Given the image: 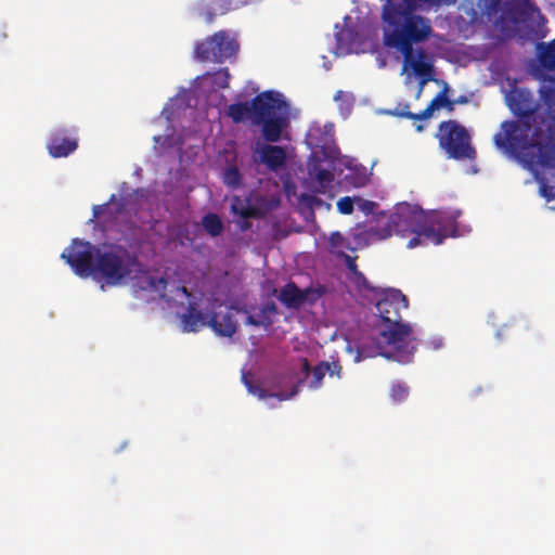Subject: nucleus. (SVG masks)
<instances>
[{"label":"nucleus","instance_id":"1","mask_svg":"<svg viewBox=\"0 0 555 555\" xmlns=\"http://www.w3.org/2000/svg\"><path fill=\"white\" fill-rule=\"evenodd\" d=\"M541 80L540 102L526 88L509 90L506 105L519 120H504L493 143L533 175L540 195L550 202L555 198V76Z\"/></svg>","mask_w":555,"mask_h":555},{"label":"nucleus","instance_id":"2","mask_svg":"<svg viewBox=\"0 0 555 555\" xmlns=\"http://www.w3.org/2000/svg\"><path fill=\"white\" fill-rule=\"evenodd\" d=\"M453 229V221L439 211L426 212L408 203L398 204L386 219L382 218L375 224L369 225L363 235L366 241L380 242L392 234L401 237L411 236L408 248L422 244L439 245Z\"/></svg>","mask_w":555,"mask_h":555},{"label":"nucleus","instance_id":"3","mask_svg":"<svg viewBox=\"0 0 555 555\" xmlns=\"http://www.w3.org/2000/svg\"><path fill=\"white\" fill-rule=\"evenodd\" d=\"M455 0H387L383 7V22L386 25L384 42L387 47L400 50L410 57L413 44L423 42L431 34L429 20L414 14L423 3L430 5L451 4Z\"/></svg>","mask_w":555,"mask_h":555},{"label":"nucleus","instance_id":"4","mask_svg":"<svg viewBox=\"0 0 555 555\" xmlns=\"http://www.w3.org/2000/svg\"><path fill=\"white\" fill-rule=\"evenodd\" d=\"M139 264L138 258L127 248L111 245L96 250L91 276L108 286H116L130 278Z\"/></svg>","mask_w":555,"mask_h":555},{"label":"nucleus","instance_id":"5","mask_svg":"<svg viewBox=\"0 0 555 555\" xmlns=\"http://www.w3.org/2000/svg\"><path fill=\"white\" fill-rule=\"evenodd\" d=\"M311 153L307 162V173L311 191L320 194H332L334 189V164L339 158V149L333 139Z\"/></svg>","mask_w":555,"mask_h":555},{"label":"nucleus","instance_id":"6","mask_svg":"<svg viewBox=\"0 0 555 555\" xmlns=\"http://www.w3.org/2000/svg\"><path fill=\"white\" fill-rule=\"evenodd\" d=\"M436 138L448 158L456 160H474L476 158L477 153L472 145L469 132L456 120L441 121Z\"/></svg>","mask_w":555,"mask_h":555},{"label":"nucleus","instance_id":"7","mask_svg":"<svg viewBox=\"0 0 555 555\" xmlns=\"http://www.w3.org/2000/svg\"><path fill=\"white\" fill-rule=\"evenodd\" d=\"M386 325L387 327L380 332V336L388 345L393 346L396 351L393 353L386 352L380 343H377L376 354L393 359L402 364L410 363L415 352V346L412 344L414 341L412 326L401 321L390 322Z\"/></svg>","mask_w":555,"mask_h":555},{"label":"nucleus","instance_id":"8","mask_svg":"<svg viewBox=\"0 0 555 555\" xmlns=\"http://www.w3.org/2000/svg\"><path fill=\"white\" fill-rule=\"evenodd\" d=\"M240 44L227 30H219L194 47L195 59L201 62L223 63L236 57Z\"/></svg>","mask_w":555,"mask_h":555},{"label":"nucleus","instance_id":"9","mask_svg":"<svg viewBox=\"0 0 555 555\" xmlns=\"http://www.w3.org/2000/svg\"><path fill=\"white\" fill-rule=\"evenodd\" d=\"M98 249L89 242L75 238L70 246L62 253L61 258L65 259L78 276L88 278L94 270Z\"/></svg>","mask_w":555,"mask_h":555},{"label":"nucleus","instance_id":"10","mask_svg":"<svg viewBox=\"0 0 555 555\" xmlns=\"http://www.w3.org/2000/svg\"><path fill=\"white\" fill-rule=\"evenodd\" d=\"M375 307L380 320L387 324L401 321V311L408 309L409 301L401 291L388 288L380 293Z\"/></svg>","mask_w":555,"mask_h":555},{"label":"nucleus","instance_id":"11","mask_svg":"<svg viewBox=\"0 0 555 555\" xmlns=\"http://www.w3.org/2000/svg\"><path fill=\"white\" fill-rule=\"evenodd\" d=\"M320 289L313 287L299 288L295 282L289 281L281 287L278 299L287 309L298 310L305 304L313 305L322 296Z\"/></svg>","mask_w":555,"mask_h":555},{"label":"nucleus","instance_id":"12","mask_svg":"<svg viewBox=\"0 0 555 555\" xmlns=\"http://www.w3.org/2000/svg\"><path fill=\"white\" fill-rule=\"evenodd\" d=\"M283 104L279 92L268 90L257 94L250 101L251 124L260 125L266 119L275 116Z\"/></svg>","mask_w":555,"mask_h":555},{"label":"nucleus","instance_id":"13","mask_svg":"<svg viewBox=\"0 0 555 555\" xmlns=\"http://www.w3.org/2000/svg\"><path fill=\"white\" fill-rule=\"evenodd\" d=\"M77 147V138L69 135L66 129L53 131L47 144L49 154L54 158L66 157Z\"/></svg>","mask_w":555,"mask_h":555},{"label":"nucleus","instance_id":"14","mask_svg":"<svg viewBox=\"0 0 555 555\" xmlns=\"http://www.w3.org/2000/svg\"><path fill=\"white\" fill-rule=\"evenodd\" d=\"M426 52L423 49H418L416 51V57L414 49L409 59L403 56V68L406 69L410 67L415 75L421 77L422 85H425L427 81L433 79L434 76V67L431 63L425 62Z\"/></svg>","mask_w":555,"mask_h":555},{"label":"nucleus","instance_id":"15","mask_svg":"<svg viewBox=\"0 0 555 555\" xmlns=\"http://www.w3.org/2000/svg\"><path fill=\"white\" fill-rule=\"evenodd\" d=\"M260 162L271 171H278L286 163V153L282 146L266 144L260 151Z\"/></svg>","mask_w":555,"mask_h":555},{"label":"nucleus","instance_id":"16","mask_svg":"<svg viewBox=\"0 0 555 555\" xmlns=\"http://www.w3.org/2000/svg\"><path fill=\"white\" fill-rule=\"evenodd\" d=\"M207 325L211 327L217 335L223 337H232L237 330L236 322L229 312L223 315L212 313L208 318Z\"/></svg>","mask_w":555,"mask_h":555},{"label":"nucleus","instance_id":"17","mask_svg":"<svg viewBox=\"0 0 555 555\" xmlns=\"http://www.w3.org/2000/svg\"><path fill=\"white\" fill-rule=\"evenodd\" d=\"M242 380H243L244 385L246 386L249 393L257 396L260 399H264L267 397H275L281 401L288 400V399H292L293 397H295L298 393L299 387L302 383L301 379L298 380L296 384H294L292 386V389L288 392L281 391V392H276V393H269L262 387L254 385L253 382L250 379H248V377L245 373H243V375H242Z\"/></svg>","mask_w":555,"mask_h":555},{"label":"nucleus","instance_id":"18","mask_svg":"<svg viewBox=\"0 0 555 555\" xmlns=\"http://www.w3.org/2000/svg\"><path fill=\"white\" fill-rule=\"evenodd\" d=\"M266 141L278 142L281 139L283 130L287 127V118L276 114L275 116L266 119L259 125Z\"/></svg>","mask_w":555,"mask_h":555},{"label":"nucleus","instance_id":"19","mask_svg":"<svg viewBox=\"0 0 555 555\" xmlns=\"http://www.w3.org/2000/svg\"><path fill=\"white\" fill-rule=\"evenodd\" d=\"M181 322L184 332H198L208 323L207 317L196 310L194 305L190 304L188 310L181 315Z\"/></svg>","mask_w":555,"mask_h":555},{"label":"nucleus","instance_id":"20","mask_svg":"<svg viewBox=\"0 0 555 555\" xmlns=\"http://www.w3.org/2000/svg\"><path fill=\"white\" fill-rule=\"evenodd\" d=\"M225 114L234 124H241L245 120L251 121L250 102H238L230 104Z\"/></svg>","mask_w":555,"mask_h":555},{"label":"nucleus","instance_id":"21","mask_svg":"<svg viewBox=\"0 0 555 555\" xmlns=\"http://www.w3.org/2000/svg\"><path fill=\"white\" fill-rule=\"evenodd\" d=\"M539 62L543 68L555 70V39L547 44H539Z\"/></svg>","mask_w":555,"mask_h":555},{"label":"nucleus","instance_id":"22","mask_svg":"<svg viewBox=\"0 0 555 555\" xmlns=\"http://www.w3.org/2000/svg\"><path fill=\"white\" fill-rule=\"evenodd\" d=\"M202 225L204 230L212 237L219 236L224 231V225L219 217L215 212H208L202 218Z\"/></svg>","mask_w":555,"mask_h":555},{"label":"nucleus","instance_id":"23","mask_svg":"<svg viewBox=\"0 0 555 555\" xmlns=\"http://www.w3.org/2000/svg\"><path fill=\"white\" fill-rule=\"evenodd\" d=\"M232 212L242 219L258 218L260 216L259 209L249 203L242 202L238 197H234L232 204Z\"/></svg>","mask_w":555,"mask_h":555},{"label":"nucleus","instance_id":"24","mask_svg":"<svg viewBox=\"0 0 555 555\" xmlns=\"http://www.w3.org/2000/svg\"><path fill=\"white\" fill-rule=\"evenodd\" d=\"M448 91L449 87L446 85L430 101L427 107L421 112V117H423L424 120L430 118L436 109L443 107L448 99Z\"/></svg>","mask_w":555,"mask_h":555},{"label":"nucleus","instance_id":"25","mask_svg":"<svg viewBox=\"0 0 555 555\" xmlns=\"http://www.w3.org/2000/svg\"><path fill=\"white\" fill-rule=\"evenodd\" d=\"M222 181L232 190L238 189L243 182V176L238 167L235 165L225 167L222 172Z\"/></svg>","mask_w":555,"mask_h":555},{"label":"nucleus","instance_id":"26","mask_svg":"<svg viewBox=\"0 0 555 555\" xmlns=\"http://www.w3.org/2000/svg\"><path fill=\"white\" fill-rule=\"evenodd\" d=\"M328 242L331 251L337 255H345V249H351L350 242L338 231L331 234Z\"/></svg>","mask_w":555,"mask_h":555},{"label":"nucleus","instance_id":"27","mask_svg":"<svg viewBox=\"0 0 555 555\" xmlns=\"http://www.w3.org/2000/svg\"><path fill=\"white\" fill-rule=\"evenodd\" d=\"M502 0H477L476 7L479 12L491 18L495 16L501 9Z\"/></svg>","mask_w":555,"mask_h":555},{"label":"nucleus","instance_id":"28","mask_svg":"<svg viewBox=\"0 0 555 555\" xmlns=\"http://www.w3.org/2000/svg\"><path fill=\"white\" fill-rule=\"evenodd\" d=\"M328 371V362L321 361L312 370V379L309 383V387L313 390L321 388L323 378Z\"/></svg>","mask_w":555,"mask_h":555},{"label":"nucleus","instance_id":"29","mask_svg":"<svg viewBox=\"0 0 555 555\" xmlns=\"http://www.w3.org/2000/svg\"><path fill=\"white\" fill-rule=\"evenodd\" d=\"M390 114L396 117L406 118L414 121L424 120L423 117H421V113H412L410 111L409 103H398L397 106L390 112Z\"/></svg>","mask_w":555,"mask_h":555},{"label":"nucleus","instance_id":"30","mask_svg":"<svg viewBox=\"0 0 555 555\" xmlns=\"http://www.w3.org/2000/svg\"><path fill=\"white\" fill-rule=\"evenodd\" d=\"M409 392L410 388L404 383L395 382L390 387L389 396L392 401L399 403L406 400V398L409 397Z\"/></svg>","mask_w":555,"mask_h":555},{"label":"nucleus","instance_id":"31","mask_svg":"<svg viewBox=\"0 0 555 555\" xmlns=\"http://www.w3.org/2000/svg\"><path fill=\"white\" fill-rule=\"evenodd\" d=\"M146 283H147V287L153 291V292H156L159 294L160 298H165V291H166V286H167V280L166 278L164 276H158V278H155V276H146Z\"/></svg>","mask_w":555,"mask_h":555},{"label":"nucleus","instance_id":"32","mask_svg":"<svg viewBox=\"0 0 555 555\" xmlns=\"http://www.w3.org/2000/svg\"><path fill=\"white\" fill-rule=\"evenodd\" d=\"M212 82L219 88L225 89L230 83V73L228 68H220L212 74Z\"/></svg>","mask_w":555,"mask_h":555},{"label":"nucleus","instance_id":"33","mask_svg":"<svg viewBox=\"0 0 555 555\" xmlns=\"http://www.w3.org/2000/svg\"><path fill=\"white\" fill-rule=\"evenodd\" d=\"M352 282L359 291L375 292V288L373 286H371L369 280L365 278V275L361 271L356 272V275L352 276Z\"/></svg>","mask_w":555,"mask_h":555},{"label":"nucleus","instance_id":"34","mask_svg":"<svg viewBox=\"0 0 555 555\" xmlns=\"http://www.w3.org/2000/svg\"><path fill=\"white\" fill-rule=\"evenodd\" d=\"M337 209L343 215H350L353 211V199L349 196H344L337 202Z\"/></svg>","mask_w":555,"mask_h":555},{"label":"nucleus","instance_id":"35","mask_svg":"<svg viewBox=\"0 0 555 555\" xmlns=\"http://www.w3.org/2000/svg\"><path fill=\"white\" fill-rule=\"evenodd\" d=\"M530 4V0H514L511 4L509 12L513 15L522 16L526 14V8Z\"/></svg>","mask_w":555,"mask_h":555},{"label":"nucleus","instance_id":"36","mask_svg":"<svg viewBox=\"0 0 555 555\" xmlns=\"http://www.w3.org/2000/svg\"><path fill=\"white\" fill-rule=\"evenodd\" d=\"M92 214L94 219L100 220L102 218H105L106 216H111L112 209L109 207V204L95 205L92 208Z\"/></svg>","mask_w":555,"mask_h":555},{"label":"nucleus","instance_id":"37","mask_svg":"<svg viewBox=\"0 0 555 555\" xmlns=\"http://www.w3.org/2000/svg\"><path fill=\"white\" fill-rule=\"evenodd\" d=\"M276 313H278V307H276L275 302H273V301H268V302L263 304L262 307L260 308V314H261V317H263L264 320H267V318H270V315H273Z\"/></svg>","mask_w":555,"mask_h":555},{"label":"nucleus","instance_id":"38","mask_svg":"<svg viewBox=\"0 0 555 555\" xmlns=\"http://www.w3.org/2000/svg\"><path fill=\"white\" fill-rule=\"evenodd\" d=\"M214 10L218 11L219 14H225L228 11L232 9L231 0H214Z\"/></svg>","mask_w":555,"mask_h":555},{"label":"nucleus","instance_id":"39","mask_svg":"<svg viewBox=\"0 0 555 555\" xmlns=\"http://www.w3.org/2000/svg\"><path fill=\"white\" fill-rule=\"evenodd\" d=\"M272 320L270 318H267V320H260L254 315H248L246 319V324L253 325V326H260V325H271Z\"/></svg>","mask_w":555,"mask_h":555},{"label":"nucleus","instance_id":"40","mask_svg":"<svg viewBox=\"0 0 555 555\" xmlns=\"http://www.w3.org/2000/svg\"><path fill=\"white\" fill-rule=\"evenodd\" d=\"M341 369L343 367L338 361L328 362L327 373L330 374V376H337L339 378L341 374Z\"/></svg>","mask_w":555,"mask_h":555},{"label":"nucleus","instance_id":"41","mask_svg":"<svg viewBox=\"0 0 555 555\" xmlns=\"http://www.w3.org/2000/svg\"><path fill=\"white\" fill-rule=\"evenodd\" d=\"M344 257H345V260H346V266L350 270L352 275H356V272H360L358 270V266L356 263V259L354 258H352V257H350V256H348L346 254L344 255Z\"/></svg>","mask_w":555,"mask_h":555},{"label":"nucleus","instance_id":"42","mask_svg":"<svg viewBox=\"0 0 555 555\" xmlns=\"http://www.w3.org/2000/svg\"><path fill=\"white\" fill-rule=\"evenodd\" d=\"M300 363H301V372L306 375V377L310 374L311 372V366H310V363L308 361L307 358H301L300 359Z\"/></svg>","mask_w":555,"mask_h":555},{"label":"nucleus","instance_id":"43","mask_svg":"<svg viewBox=\"0 0 555 555\" xmlns=\"http://www.w3.org/2000/svg\"><path fill=\"white\" fill-rule=\"evenodd\" d=\"M217 12H218V11H215V12H214V11H211V10H206V11L203 13V15H204V17H205L206 23L211 24V23L215 21V17H216V15H217Z\"/></svg>","mask_w":555,"mask_h":555},{"label":"nucleus","instance_id":"44","mask_svg":"<svg viewBox=\"0 0 555 555\" xmlns=\"http://www.w3.org/2000/svg\"><path fill=\"white\" fill-rule=\"evenodd\" d=\"M251 222L248 219H243L238 222V227L242 231H247L251 228Z\"/></svg>","mask_w":555,"mask_h":555},{"label":"nucleus","instance_id":"45","mask_svg":"<svg viewBox=\"0 0 555 555\" xmlns=\"http://www.w3.org/2000/svg\"><path fill=\"white\" fill-rule=\"evenodd\" d=\"M455 101L454 100H450L449 98L447 99V102L446 104L443 105L444 108H447L448 112H453L454 111V106H455Z\"/></svg>","mask_w":555,"mask_h":555},{"label":"nucleus","instance_id":"46","mask_svg":"<svg viewBox=\"0 0 555 555\" xmlns=\"http://www.w3.org/2000/svg\"><path fill=\"white\" fill-rule=\"evenodd\" d=\"M456 104H466L468 102V98L466 95H460L457 99H454Z\"/></svg>","mask_w":555,"mask_h":555},{"label":"nucleus","instance_id":"47","mask_svg":"<svg viewBox=\"0 0 555 555\" xmlns=\"http://www.w3.org/2000/svg\"><path fill=\"white\" fill-rule=\"evenodd\" d=\"M178 289H179V291H181V293H182L183 295H185L186 297H190V296H191V294L189 293V291L186 289V287H185V286H180V287H178Z\"/></svg>","mask_w":555,"mask_h":555},{"label":"nucleus","instance_id":"48","mask_svg":"<svg viewBox=\"0 0 555 555\" xmlns=\"http://www.w3.org/2000/svg\"><path fill=\"white\" fill-rule=\"evenodd\" d=\"M423 88H424V85H422V81H420V87H418V90L416 92V99H418L423 92Z\"/></svg>","mask_w":555,"mask_h":555},{"label":"nucleus","instance_id":"49","mask_svg":"<svg viewBox=\"0 0 555 555\" xmlns=\"http://www.w3.org/2000/svg\"><path fill=\"white\" fill-rule=\"evenodd\" d=\"M416 131L422 132L425 129V126L423 124H417L415 126Z\"/></svg>","mask_w":555,"mask_h":555},{"label":"nucleus","instance_id":"50","mask_svg":"<svg viewBox=\"0 0 555 555\" xmlns=\"http://www.w3.org/2000/svg\"><path fill=\"white\" fill-rule=\"evenodd\" d=\"M340 95H341V91H337V93L334 96V100L340 99Z\"/></svg>","mask_w":555,"mask_h":555},{"label":"nucleus","instance_id":"51","mask_svg":"<svg viewBox=\"0 0 555 555\" xmlns=\"http://www.w3.org/2000/svg\"><path fill=\"white\" fill-rule=\"evenodd\" d=\"M119 206H120V207H119V208H117V212H119V211L121 210L122 205H119Z\"/></svg>","mask_w":555,"mask_h":555},{"label":"nucleus","instance_id":"52","mask_svg":"<svg viewBox=\"0 0 555 555\" xmlns=\"http://www.w3.org/2000/svg\"><path fill=\"white\" fill-rule=\"evenodd\" d=\"M201 1H202V3H206V2H208L209 0H201Z\"/></svg>","mask_w":555,"mask_h":555}]
</instances>
